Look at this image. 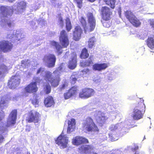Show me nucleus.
Here are the masks:
<instances>
[{
  "label": "nucleus",
  "instance_id": "nucleus-1",
  "mask_svg": "<svg viewBox=\"0 0 154 154\" xmlns=\"http://www.w3.org/2000/svg\"><path fill=\"white\" fill-rule=\"evenodd\" d=\"M59 40L61 45L55 41H53L51 42V45L54 46L56 49L58 55L62 53L63 48H66L69 45V42L68 34L65 30H63L60 32Z\"/></svg>",
  "mask_w": 154,
  "mask_h": 154
},
{
  "label": "nucleus",
  "instance_id": "nucleus-2",
  "mask_svg": "<svg viewBox=\"0 0 154 154\" xmlns=\"http://www.w3.org/2000/svg\"><path fill=\"white\" fill-rule=\"evenodd\" d=\"M88 26H87L86 20L83 17L79 19V21L83 27L85 33H89L94 30L96 25V19L92 13L88 12L86 14Z\"/></svg>",
  "mask_w": 154,
  "mask_h": 154
},
{
  "label": "nucleus",
  "instance_id": "nucleus-3",
  "mask_svg": "<svg viewBox=\"0 0 154 154\" xmlns=\"http://www.w3.org/2000/svg\"><path fill=\"white\" fill-rule=\"evenodd\" d=\"M100 11L102 20V22L103 26L106 28L109 27L110 26V23L107 21L111 19L112 11L109 7L104 6L102 7Z\"/></svg>",
  "mask_w": 154,
  "mask_h": 154
},
{
  "label": "nucleus",
  "instance_id": "nucleus-4",
  "mask_svg": "<svg viewBox=\"0 0 154 154\" xmlns=\"http://www.w3.org/2000/svg\"><path fill=\"white\" fill-rule=\"evenodd\" d=\"M17 109L12 110L10 113L7 119L6 124L5 125L0 126V131L2 133L8 131V128L14 125L16 123L17 119Z\"/></svg>",
  "mask_w": 154,
  "mask_h": 154
},
{
  "label": "nucleus",
  "instance_id": "nucleus-5",
  "mask_svg": "<svg viewBox=\"0 0 154 154\" xmlns=\"http://www.w3.org/2000/svg\"><path fill=\"white\" fill-rule=\"evenodd\" d=\"M82 127L87 132H99V130L93 119L90 117L87 118L82 124Z\"/></svg>",
  "mask_w": 154,
  "mask_h": 154
},
{
  "label": "nucleus",
  "instance_id": "nucleus-6",
  "mask_svg": "<svg viewBox=\"0 0 154 154\" xmlns=\"http://www.w3.org/2000/svg\"><path fill=\"white\" fill-rule=\"evenodd\" d=\"M125 15L129 22L135 27L140 26L141 22L131 10H128L125 12Z\"/></svg>",
  "mask_w": 154,
  "mask_h": 154
},
{
  "label": "nucleus",
  "instance_id": "nucleus-7",
  "mask_svg": "<svg viewBox=\"0 0 154 154\" xmlns=\"http://www.w3.org/2000/svg\"><path fill=\"white\" fill-rule=\"evenodd\" d=\"M34 80L35 82H31L25 87L24 89L26 93L35 94L37 92L38 90L37 83H40L41 80L39 77H37L35 78Z\"/></svg>",
  "mask_w": 154,
  "mask_h": 154
},
{
  "label": "nucleus",
  "instance_id": "nucleus-8",
  "mask_svg": "<svg viewBox=\"0 0 154 154\" xmlns=\"http://www.w3.org/2000/svg\"><path fill=\"white\" fill-rule=\"evenodd\" d=\"M41 115L37 111L33 112L32 110L30 111L27 114L26 117V122L28 123L33 122L34 123H38L40 120Z\"/></svg>",
  "mask_w": 154,
  "mask_h": 154
},
{
  "label": "nucleus",
  "instance_id": "nucleus-9",
  "mask_svg": "<svg viewBox=\"0 0 154 154\" xmlns=\"http://www.w3.org/2000/svg\"><path fill=\"white\" fill-rule=\"evenodd\" d=\"M95 93L94 89L89 88H82L79 93V97L82 99H87L93 96Z\"/></svg>",
  "mask_w": 154,
  "mask_h": 154
},
{
  "label": "nucleus",
  "instance_id": "nucleus-10",
  "mask_svg": "<svg viewBox=\"0 0 154 154\" xmlns=\"http://www.w3.org/2000/svg\"><path fill=\"white\" fill-rule=\"evenodd\" d=\"M13 45L9 41L2 40L0 41V51L6 53L11 51Z\"/></svg>",
  "mask_w": 154,
  "mask_h": 154
},
{
  "label": "nucleus",
  "instance_id": "nucleus-11",
  "mask_svg": "<svg viewBox=\"0 0 154 154\" xmlns=\"http://www.w3.org/2000/svg\"><path fill=\"white\" fill-rule=\"evenodd\" d=\"M68 141V137L62 134L60 135L55 140L56 143L59 146L61 149L65 148L67 147Z\"/></svg>",
  "mask_w": 154,
  "mask_h": 154
},
{
  "label": "nucleus",
  "instance_id": "nucleus-12",
  "mask_svg": "<svg viewBox=\"0 0 154 154\" xmlns=\"http://www.w3.org/2000/svg\"><path fill=\"white\" fill-rule=\"evenodd\" d=\"M20 79L18 75H15L12 76L8 83V87L11 89L15 88L20 84Z\"/></svg>",
  "mask_w": 154,
  "mask_h": 154
},
{
  "label": "nucleus",
  "instance_id": "nucleus-13",
  "mask_svg": "<svg viewBox=\"0 0 154 154\" xmlns=\"http://www.w3.org/2000/svg\"><path fill=\"white\" fill-rule=\"evenodd\" d=\"M56 60L55 55L51 54L45 55L43 59L44 61L48 63V67L49 68L53 67L54 66Z\"/></svg>",
  "mask_w": 154,
  "mask_h": 154
},
{
  "label": "nucleus",
  "instance_id": "nucleus-14",
  "mask_svg": "<svg viewBox=\"0 0 154 154\" xmlns=\"http://www.w3.org/2000/svg\"><path fill=\"white\" fill-rule=\"evenodd\" d=\"M72 143L74 145L78 146L83 144L88 143L89 141L85 137L77 136L73 138Z\"/></svg>",
  "mask_w": 154,
  "mask_h": 154
},
{
  "label": "nucleus",
  "instance_id": "nucleus-15",
  "mask_svg": "<svg viewBox=\"0 0 154 154\" xmlns=\"http://www.w3.org/2000/svg\"><path fill=\"white\" fill-rule=\"evenodd\" d=\"M94 149L92 145H82L78 148V151L81 154H86L93 151Z\"/></svg>",
  "mask_w": 154,
  "mask_h": 154
},
{
  "label": "nucleus",
  "instance_id": "nucleus-16",
  "mask_svg": "<svg viewBox=\"0 0 154 154\" xmlns=\"http://www.w3.org/2000/svg\"><path fill=\"white\" fill-rule=\"evenodd\" d=\"M145 112L136 109H134L133 113L131 115L133 120H138L142 119Z\"/></svg>",
  "mask_w": 154,
  "mask_h": 154
},
{
  "label": "nucleus",
  "instance_id": "nucleus-17",
  "mask_svg": "<svg viewBox=\"0 0 154 154\" xmlns=\"http://www.w3.org/2000/svg\"><path fill=\"white\" fill-rule=\"evenodd\" d=\"M78 90L77 87L76 86H73L69 88L68 91L64 94V97L65 99H69L72 96L75 95Z\"/></svg>",
  "mask_w": 154,
  "mask_h": 154
},
{
  "label": "nucleus",
  "instance_id": "nucleus-18",
  "mask_svg": "<svg viewBox=\"0 0 154 154\" xmlns=\"http://www.w3.org/2000/svg\"><path fill=\"white\" fill-rule=\"evenodd\" d=\"M1 14L4 16H11L13 13V10L10 7L2 6L0 7Z\"/></svg>",
  "mask_w": 154,
  "mask_h": 154
},
{
  "label": "nucleus",
  "instance_id": "nucleus-19",
  "mask_svg": "<svg viewBox=\"0 0 154 154\" xmlns=\"http://www.w3.org/2000/svg\"><path fill=\"white\" fill-rule=\"evenodd\" d=\"M82 33V30L79 25H77L75 27V30L73 32V39L76 41L79 40L81 37Z\"/></svg>",
  "mask_w": 154,
  "mask_h": 154
},
{
  "label": "nucleus",
  "instance_id": "nucleus-20",
  "mask_svg": "<svg viewBox=\"0 0 154 154\" xmlns=\"http://www.w3.org/2000/svg\"><path fill=\"white\" fill-rule=\"evenodd\" d=\"M44 103L45 107H49L54 106L55 103L53 97L51 96H48L44 99Z\"/></svg>",
  "mask_w": 154,
  "mask_h": 154
},
{
  "label": "nucleus",
  "instance_id": "nucleus-21",
  "mask_svg": "<svg viewBox=\"0 0 154 154\" xmlns=\"http://www.w3.org/2000/svg\"><path fill=\"white\" fill-rule=\"evenodd\" d=\"M146 106L144 103V100L142 98H139L137 100L134 109H136L145 112Z\"/></svg>",
  "mask_w": 154,
  "mask_h": 154
},
{
  "label": "nucleus",
  "instance_id": "nucleus-22",
  "mask_svg": "<svg viewBox=\"0 0 154 154\" xmlns=\"http://www.w3.org/2000/svg\"><path fill=\"white\" fill-rule=\"evenodd\" d=\"M61 80V79L59 74H58L56 76L49 81L52 87L55 88L57 87L59 84Z\"/></svg>",
  "mask_w": 154,
  "mask_h": 154
},
{
  "label": "nucleus",
  "instance_id": "nucleus-23",
  "mask_svg": "<svg viewBox=\"0 0 154 154\" xmlns=\"http://www.w3.org/2000/svg\"><path fill=\"white\" fill-rule=\"evenodd\" d=\"M73 56L71 58V60L69 61L68 64V68L71 69H74L76 66L77 55L73 53Z\"/></svg>",
  "mask_w": 154,
  "mask_h": 154
},
{
  "label": "nucleus",
  "instance_id": "nucleus-24",
  "mask_svg": "<svg viewBox=\"0 0 154 154\" xmlns=\"http://www.w3.org/2000/svg\"><path fill=\"white\" fill-rule=\"evenodd\" d=\"M68 127L67 128V133H70L72 131L75 127V119H72L71 120H69L68 122Z\"/></svg>",
  "mask_w": 154,
  "mask_h": 154
},
{
  "label": "nucleus",
  "instance_id": "nucleus-25",
  "mask_svg": "<svg viewBox=\"0 0 154 154\" xmlns=\"http://www.w3.org/2000/svg\"><path fill=\"white\" fill-rule=\"evenodd\" d=\"M108 65L106 63H95L93 66V69L94 70L101 71L106 68Z\"/></svg>",
  "mask_w": 154,
  "mask_h": 154
},
{
  "label": "nucleus",
  "instance_id": "nucleus-26",
  "mask_svg": "<svg viewBox=\"0 0 154 154\" xmlns=\"http://www.w3.org/2000/svg\"><path fill=\"white\" fill-rule=\"evenodd\" d=\"M107 119L108 118L106 116L101 115L97 118L96 120L97 123L101 126H102Z\"/></svg>",
  "mask_w": 154,
  "mask_h": 154
},
{
  "label": "nucleus",
  "instance_id": "nucleus-27",
  "mask_svg": "<svg viewBox=\"0 0 154 154\" xmlns=\"http://www.w3.org/2000/svg\"><path fill=\"white\" fill-rule=\"evenodd\" d=\"M96 41V40L94 37L90 38L87 42L88 48L91 49L94 47L95 46Z\"/></svg>",
  "mask_w": 154,
  "mask_h": 154
},
{
  "label": "nucleus",
  "instance_id": "nucleus-28",
  "mask_svg": "<svg viewBox=\"0 0 154 154\" xmlns=\"http://www.w3.org/2000/svg\"><path fill=\"white\" fill-rule=\"evenodd\" d=\"M147 46L150 49L154 48V35L148 37L146 41Z\"/></svg>",
  "mask_w": 154,
  "mask_h": 154
},
{
  "label": "nucleus",
  "instance_id": "nucleus-29",
  "mask_svg": "<svg viewBox=\"0 0 154 154\" xmlns=\"http://www.w3.org/2000/svg\"><path fill=\"white\" fill-rule=\"evenodd\" d=\"M103 1L106 5L109 6L111 8L113 9L115 8L116 0H103Z\"/></svg>",
  "mask_w": 154,
  "mask_h": 154
},
{
  "label": "nucleus",
  "instance_id": "nucleus-30",
  "mask_svg": "<svg viewBox=\"0 0 154 154\" xmlns=\"http://www.w3.org/2000/svg\"><path fill=\"white\" fill-rule=\"evenodd\" d=\"M93 64V62L92 60L89 58V59L88 60L85 61H82V62H80V65L82 67H85L89 66Z\"/></svg>",
  "mask_w": 154,
  "mask_h": 154
},
{
  "label": "nucleus",
  "instance_id": "nucleus-31",
  "mask_svg": "<svg viewBox=\"0 0 154 154\" xmlns=\"http://www.w3.org/2000/svg\"><path fill=\"white\" fill-rule=\"evenodd\" d=\"M7 107L6 100L4 97H2L0 100V109L2 110Z\"/></svg>",
  "mask_w": 154,
  "mask_h": 154
},
{
  "label": "nucleus",
  "instance_id": "nucleus-32",
  "mask_svg": "<svg viewBox=\"0 0 154 154\" xmlns=\"http://www.w3.org/2000/svg\"><path fill=\"white\" fill-rule=\"evenodd\" d=\"M109 138L111 141H116L119 139V136L116 132L109 134Z\"/></svg>",
  "mask_w": 154,
  "mask_h": 154
},
{
  "label": "nucleus",
  "instance_id": "nucleus-33",
  "mask_svg": "<svg viewBox=\"0 0 154 154\" xmlns=\"http://www.w3.org/2000/svg\"><path fill=\"white\" fill-rule=\"evenodd\" d=\"M89 56V54L88 53L87 49L85 48L83 49L80 55L81 58L85 59L87 58Z\"/></svg>",
  "mask_w": 154,
  "mask_h": 154
},
{
  "label": "nucleus",
  "instance_id": "nucleus-34",
  "mask_svg": "<svg viewBox=\"0 0 154 154\" xmlns=\"http://www.w3.org/2000/svg\"><path fill=\"white\" fill-rule=\"evenodd\" d=\"M66 29L68 32L70 31L72 28V26L69 18L67 17L65 19Z\"/></svg>",
  "mask_w": 154,
  "mask_h": 154
},
{
  "label": "nucleus",
  "instance_id": "nucleus-35",
  "mask_svg": "<svg viewBox=\"0 0 154 154\" xmlns=\"http://www.w3.org/2000/svg\"><path fill=\"white\" fill-rule=\"evenodd\" d=\"M52 73L49 71H47L45 72L44 78L45 80L49 82L52 78Z\"/></svg>",
  "mask_w": 154,
  "mask_h": 154
},
{
  "label": "nucleus",
  "instance_id": "nucleus-36",
  "mask_svg": "<svg viewBox=\"0 0 154 154\" xmlns=\"http://www.w3.org/2000/svg\"><path fill=\"white\" fill-rule=\"evenodd\" d=\"M43 90L46 94L50 93L51 91V88L50 85L47 84L44 85L43 88Z\"/></svg>",
  "mask_w": 154,
  "mask_h": 154
},
{
  "label": "nucleus",
  "instance_id": "nucleus-37",
  "mask_svg": "<svg viewBox=\"0 0 154 154\" xmlns=\"http://www.w3.org/2000/svg\"><path fill=\"white\" fill-rule=\"evenodd\" d=\"M73 1L78 8L79 9L82 8L83 5V0H73Z\"/></svg>",
  "mask_w": 154,
  "mask_h": 154
},
{
  "label": "nucleus",
  "instance_id": "nucleus-38",
  "mask_svg": "<svg viewBox=\"0 0 154 154\" xmlns=\"http://www.w3.org/2000/svg\"><path fill=\"white\" fill-rule=\"evenodd\" d=\"M14 23L13 21L6 20L5 22V26L7 28H11L14 26Z\"/></svg>",
  "mask_w": 154,
  "mask_h": 154
},
{
  "label": "nucleus",
  "instance_id": "nucleus-39",
  "mask_svg": "<svg viewBox=\"0 0 154 154\" xmlns=\"http://www.w3.org/2000/svg\"><path fill=\"white\" fill-rule=\"evenodd\" d=\"M31 103L35 107H38L39 106V101L38 99L36 97L31 100Z\"/></svg>",
  "mask_w": 154,
  "mask_h": 154
},
{
  "label": "nucleus",
  "instance_id": "nucleus-40",
  "mask_svg": "<svg viewBox=\"0 0 154 154\" xmlns=\"http://www.w3.org/2000/svg\"><path fill=\"white\" fill-rule=\"evenodd\" d=\"M18 6L20 9L24 10L26 8V3L23 1H22L18 3Z\"/></svg>",
  "mask_w": 154,
  "mask_h": 154
},
{
  "label": "nucleus",
  "instance_id": "nucleus-41",
  "mask_svg": "<svg viewBox=\"0 0 154 154\" xmlns=\"http://www.w3.org/2000/svg\"><path fill=\"white\" fill-rule=\"evenodd\" d=\"M7 67L4 64L0 65V75H1L2 73L7 70Z\"/></svg>",
  "mask_w": 154,
  "mask_h": 154
},
{
  "label": "nucleus",
  "instance_id": "nucleus-42",
  "mask_svg": "<svg viewBox=\"0 0 154 154\" xmlns=\"http://www.w3.org/2000/svg\"><path fill=\"white\" fill-rule=\"evenodd\" d=\"M68 84L66 82H65L63 83L60 86L59 88V89L61 91L65 88H66L68 87Z\"/></svg>",
  "mask_w": 154,
  "mask_h": 154
},
{
  "label": "nucleus",
  "instance_id": "nucleus-43",
  "mask_svg": "<svg viewBox=\"0 0 154 154\" xmlns=\"http://www.w3.org/2000/svg\"><path fill=\"white\" fill-rule=\"evenodd\" d=\"M59 17H58V22L59 24L63 26L64 24V22L63 19L61 15V14L59 15Z\"/></svg>",
  "mask_w": 154,
  "mask_h": 154
},
{
  "label": "nucleus",
  "instance_id": "nucleus-44",
  "mask_svg": "<svg viewBox=\"0 0 154 154\" xmlns=\"http://www.w3.org/2000/svg\"><path fill=\"white\" fill-rule=\"evenodd\" d=\"M71 82L72 84H75L77 81V78L74 77V75H72L71 76Z\"/></svg>",
  "mask_w": 154,
  "mask_h": 154
},
{
  "label": "nucleus",
  "instance_id": "nucleus-45",
  "mask_svg": "<svg viewBox=\"0 0 154 154\" xmlns=\"http://www.w3.org/2000/svg\"><path fill=\"white\" fill-rule=\"evenodd\" d=\"M5 116V113L4 111L0 112V122L4 119Z\"/></svg>",
  "mask_w": 154,
  "mask_h": 154
},
{
  "label": "nucleus",
  "instance_id": "nucleus-46",
  "mask_svg": "<svg viewBox=\"0 0 154 154\" xmlns=\"http://www.w3.org/2000/svg\"><path fill=\"white\" fill-rule=\"evenodd\" d=\"M90 69H85L82 70V72L83 74H89L90 73Z\"/></svg>",
  "mask_w": 154,
  "mask_h": 154
},
{
  "label": "nucleus",
  "instance_id": "nucleus-47",
  "mask_svg": "<svg viewBox=\"0 0 154 154\" xmlns=\"http://www.w3.org/2000/svg\"><path fill=\"white\" fill-rule=\"evenodd\" d=\"M44 68L40 67L37 70L36 72V74H38L41 72H43L44 71Z\"/></svg>",
  "mask_w": 154,
  "mask_h": 154
},
{
  "label": "nucleus",
  "instance_id": "nucleus-48",
  "mask_svg": "<svg viewBox=\"0 0 154 154\" xmlns=\"http://www.w3.org/2000/svg\"><path fill=\"white\" fill-rule=\"evenodd\" d=\"M138 149V147L136 146L134 148L132 149V151L133 152H134V154H139L138 152H136V151Z\"/></svg>",
  "mask_w": 154,
  "mask_h": 154
},
{
  "label": "nucleus",
  "instance_id": "nucleus-49",
  "mask_svg": "<svg viewBox=\"0 0 154 154\" xmlns=\"http://www.w3.org/2000/svg\"><path fill=\"white\" fill-rule=\"evenodd\" d=\"M31 129V127L30 126H28L26 127V128L25 130L26 131V132H29Z\"/></svg>",
  "mask_w": 154,
  "mask_h": 154
},
{
  "label": "nucleus",
  "instance_id": "nucleus-50",
  "mask_svg": "<svg viewBox=\"0 0 154 154\" xmlns=\"http://www.w3.org/2000/svg\"><path fill=\"white\" fill-rule=\"evenodd\" d=\"M150 25L154 30V21H151L150 23Z\"/></svg>",
  "mask_w": 154,
  "mask_h": 154
},
{
  "label": "nucleus",
  "instance_id": "nucleus-51",
  "mask_svg": "<svg viewBox=\"0 0 154 154\" xmlns=\"http://www.w3.org/2000/svg\"><path fill=\"white\" fill-rule=\"evenodd\" d=\"M4 139V138L3 136L0 137V144L3 142Z\"/></svg>",
  "mask_w": 154,
  "mask_h": 154
},
{
  "label": "nucleus",
  "instance_id": "nucleus-52",
  "mask_svg": "<svg viewBox=\"0 0 154 154\" xmlns=\"http://www.w3.org/2000/svg\"><path fill=\"white\" fill-rule=\"evenodd\" d=\"M96 0H87L88 1L92 3L94 2Z\"/></svg>",
  "mask_w": 154,
  "mask_h": 154
},
{
  "label": "nucleus",
  "instance_id": "nucleus-53",
  "mask_svg": "<svg viewBox=\"0 0 154 154\" xmlns=\"http://www.w3.org/2000/svg\"><path fill=\"white\" fill-rule=\"evenodd\" d=\"M3 58V56L0 53V61Z\"/></svg>",
  "mask_w": 154,
  "mask_h": 154
},
{
  "label": "nucleus",
  "instance_id": "nucleus-54",
  "mask_svg": "<svg viewBox=\"0 0 154 154\" xmlns=\"http://www.w3.org/2000/svg\"><path fill=\"white\" fill-rule=\"evenodd\" d=\"M8 1L10 2H12L14 1H15V0H7Z\"/></svg>",
  "mask_w": 154,
  "mask_h": 154
},
{
  "label": "nucleus",
  "instance_id": "nucleus-55",
  "mask_svg": "<svg viewBox=\"0 0 154 154\" xmlns=\"http://www.w3.org/2000/svg\"><path fill=\"white\" fill-rule=\"evenodd\" d=\"M57 72H58L57 70H55L53 72V73H54V74L57 73Z\"/></svg>",
  "mask_w": 154,
  "mask_h": 154
},
{
  "label": "nucleus",
  "instance_id": "nucleus-56",
  "mask_svg": "<svg viewBox=\"0 0 154 154\" xmlns=\"http://www.w3.org/2000/svg\"><path fill=\"white\" fill-rule=\"evenodd\" d=\"M9 35H8L7 37V38H13V37H12V38H10L9 37Z\"/></svg>",
  "mask_w": 154,
  "mask_h": 154
},
{
  "label": "nucleus",
  "instance_id": "nucleus-57",
  "mask_svg": "<svg viewBox=\"0 0 154 154\" xmlns=\"http://www.w3.org/2000/svg\"><path fill=\"white\" fill-rule=\"evenodd\" d=\"M51 2L54 1H55L56 0H50Z\"/></svg>",
  "mask_w": 154,
  "mask_h": 154
},
{
  "label": "nucleus",
  "instance_id": "nucleus-58",
  "mask_svg": "<svg viewBox=\"0 0 154 154\" xmlns=\"http://www.w3.org/2000/svg\"><path fill=\"white\" fill-rule=\"evenodd\" d=\"M61 5V4L60 5H59V4H58V6H60Z\"/></svg>",
  "mask_w": 154,
  "mask_h": 154
},
{
  "label": "nucleus",
  "instance_id": "nucleus-59",
  "mask_svg": "<svg viewBox=\"0 0 154 154\" xmlns=\"http://www.w3.org/2000/svg\"><path fill=\"white\" fill-rule=\"evenodd\" d=\"M50 154H53L52 153H50Z\"/></svg>",
  "mask_w": 154,
  "mask_h": 154
}]
</instances>
